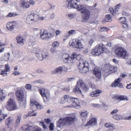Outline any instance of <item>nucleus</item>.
Segmentation results:
<instances>
[{"label": "nucleus", "instance_id": "obj_1", "mask_svg": "<svg viewBox=\"0 0 131 131\" xmlns=\"http://www.w3.org/2000/svg\"><path fill=\"white\" fill-rule=\"evenodd\" d=\"M68 2V6L71 8H75L83 14L82 15V21L85 22L89 19L90 16V12L89 9L92 8V6L87 7L85 5L79 4L78 5L74 0H67Z\"/></svg>", "mask_w": 131, "mask_h": 131}, {"label": "nucleus", "instance_id": "obj_2", "mask_svg": "<svg viewBox=\"0 0 131 131\" xmlns=\"http://www.w3.org/2000/svg\"><path fill=\"white\" fill-rule=\"evenodd\" d=\"M60 103L63 104V106L65 107H74L77 109H79L81 107L79 99L68 95H65L63 99H61Z\"/></svg>", "mask_w": 131, "mask_h": 131}, {"label": "nucleus", "instance_id": "obj_3", "mask_svg": "<svg viewBox=\"0 0 131 131\" xmlns=\"http://www.w3.org/2000/svg\"><path fill=\"white\" fill-rule=\"evenodd\" d=\"M77 120L75 116L74 115L71 114L69 116L59 119L57 122V125L58 127H60L67 124H71L73 123Z\"/></svg>", "mask_w": 131, "mask_h": 131}, {"label": "nucleus", "instance_id": "obj_4", "mask_svg": "<svg viewBox=\"0 0 131 131\" xmlns=\"http://www.w3.org/2000/svg\"><path fill=\"white\" fill-rule=\"evenodd\" d=\"M108 52V49L105 45L101 43L98 44L92 49L91 53L92 54L95 56H100L103 53H107Z\"/></svg>", "mask_w": 131, "mask_h": 131}, {"label": "nucleus", "instance_id": "obj_5", "mask_svg": "<svg viewBox=\"0 0 131 131\" xmlns=\"http://www.w3.org/2000/svg\"><path fill=\"white\" fill-rule=\"evenodd\" d=\"M115 55L118 58L127 59L129 56V53L123 47H118L115 51Z\"/></svg>", "mask_w": 131, "mask_h": 131}, {"label": "nucleus", "instance_id": "obj_6", "mask_svg": "<svg viewBox=\"0 0 131 131\" xmlns=\"http://www.w3.org/2000/svg\"><path fill=\"white\" fill-rule=\"evenodd\" d=\"M77 85L75 86L73 90V92L76 93L82 94L81 91L78 86H80L84 91H87L89 89V88L88 86L85 85L81 80L80 79L77 82Z\"/></svg>", "mask_w": 131, "mask_h": 131}, {"label": "nucleus", "instance_id": "obj_7", "mask_svg": "<svg viewBox=\"0 0 131 131\" xmlns=\"http://www.w3.org/2000/svg\"><path fill=\"white\" fill-rule=\"evenodd\" d=\"M78 68L80 72L86 73L89 70V66L88 63L85 61L81 60L79 62Z\"/></svg>", "mask_w": 131, "mask_h": 131}, {"label": "nucleus", "instance_id": "obj_8", "mask_svg": "<svg viewBox=\"0 0 131 131\" xmlns=\"http://www.w3.org/2000/svg\"><path fill=\"white\" fill-rule=\"evenodd\" d=\"M6 108L8 110L13 111L17 109V107L15 101L13 99H9L6 103Z\"/></svg>", "mask_w": 131, "mask_h": 131}, {"label": "nucleus", "instance_id": "obj_9", "mask_svg": "<svg viewBox=\"0 0 131 131\" xmlns=\"http://www.w3.org/2000/svg\"><path fill=\"white\" fill-rule=\"evenodd\" d=\"M40 34V38L42 39L45 40H48L49 38H52L54 35V32L49 33L45 29L41 30Z\"/></svg>", "mask_w": 131, "mask_h": 131}, {"label": "nucleus", "instance_id": "obj_10", "mask_svg": "<svg viewBox=\"0 0 131 131\" xmlns=\"http://www.w3.org/2000/svg\"><path fill=\"white\" fill-rule=\"evenodd\" d=\"M38 91L45 102L49 100L50 98V93L48 90L42 88L39 90Z\"/></svg>", "mask_w": 131, "mask_h": 131}, {"label": "nucleus", "instance_id": "obj_11", "mask_svg": "<svg viewBox=\"0 0 131 131\" xmlns=\"http://www.w3.org/2000/svg\"><path fill=\"white\" fill-rule=\"evenodd\" d=\"M39 20V16L34 13H31L27 17L26 20V23L30 24L32 23L31 21H37Z\"/></svg>", "mask_w": 131, "mask_h": 131}, {"label": "nucleus", "instance_id": "obj_12", "mask_svg": "<svg viewBox=\"0 0 131 131\" xmlns=\"http://www.w3.org/2000/svg\"><path fill=\"white\" fill-rule=\"evenodd\" d=\"M122 79L120 78H118L115 79L111 84V86L112 88H115L118 87L120 89L123 88V86L122 83H121Z\"/></svg>", "mask_w": 131, "mask_h": 131}, {"label": "nucleus", "instance_id": "obj_13", "mask_svg": "<svg viewBox=\"0 0 131 131\" xmlns=\"http://www.w3.org/2000/svg\"><path fill=\"white\" fill-rule=\"evenodd\" d=\"M70 45L77 49H80L83 47V45L80 40L78 39H73Z\"/></svg>", "mask_w": 131, "mask_h": 131}, {"label": "nucleus", "instance_id": "obj_14", "mask_svg": "<svg viewBox=\"0 0 131 131\" xmlns=\"http://www.w3.org/2000/svg\"><path fill=\"white\" fill-rule=\"evenodd\" d=\"M30 103L31 107L32 109L33 108V107H36V110H40L43 108L42 106L40 103L34 100L32 98L30 99Z\"/></svg>", "mask_w": 131, "mask_h": 131}, {"label": "nucleus", "instance_id": "obj_15", "mask_svg": "<svg viewBox=\"0 0 131 131\" xmlns=\"http://www.w3.org/2000/svg\"><path fill=\"white\" fill-rule=\"evenodd\" d=\"M15 95L18 100L21 102L24 100V91L21 90H18L15 92Z\"/></svg>", "mask_w": 131, "mask_h": 131}, {"label": "nucleus", "instance_id": "obj_16", "mask_svg": "<svg viewBox=\"0 0 131 131\" xmlns=\"http://www.w3.org/2000/svg\"><path fill=\"white\" fill-rule=\"evenodd\" d=\"M62 58L63 62L65 63H71L73 60V58L72 57L70 56L69 55L66 53L63 54Z\"/></svg>", "mask_w": 131, "mask_h": 131}, {"label": "nucleus", "instance_id": "obj_17", "mask_svg": "<svg viewBox=\"0 0 131 131\" xmlns=\"http://www.w3.org/2000/svg\"><path fill=\"white\" fill-rule=\"evenodd\" d=\"M121 4L119 3L115 7V8L112 7H110L109 9V11L113 16L116 15L118 12V9L120 6Z\"/></svg>", "mask_w": 131, "mask_h": 131}, {"label": "nucleus", "instance_id": "obj_18", "mask_svg": "<svg viewBox=\"0 0 131 131\" xmlns=\"http://www.w3.org/2000/svg\"><path fill=\"white\" fill-rule=\"evenodd\" d=\"M5 69L2 70L0 69V75L3 76H6L7 75V72L9 71L10 70V67L8 64L5 65Z\"/></svg>", "mask_w": 131, "mask_h": 131}, {"label": "nucleus", "instance_id": "obj_19", "mask_svg": "<svg viewBox=\"0 0 131 131\" xmlns=\"http://www.w3.org/2000/svg\"><path fill=\"white\" fill-rule=\"evenodd\" d=\"M15 27L14 21H11L8 22L6 25V27L7 30L9 31L13 30Z\"/></svg>", "mask_w": 131, "mask_h": 131}, {"label": "nucleus", "instance_id": "obj_20", "mask_svg": "<svg viewBox=\"0 0 131 131\" xmlns=\"http://www.w3.org/2000/svg\"><path fill=\"white\" fill-rule=\"evenodd\" d=\"M97 120L96 118H92L88 121L84 125L85 127H87L89 126H91L95 125L97 123Z\"/></svg>", "mask_w": 131, "mask_h": 131}, {"label": "nucleus", "instance_id": "obj_21", "mask_svg": "<svg viewBox=\"0 0 131 131\" xmlns=\"http://www.w3.org/2000/svg\"><path fill=\"white\" fill-rule=\"evenodd\" d=\"M93 73L95 75L97 80H99L101 77V72L99 69L95 68L93 71Z\"/></svg>", "mask_w": 131, "mask_h": 131}, {"label": "nucleus", "instance_id": "obj_22", "mask_svg": "<svg viewBox=\"0 0 131 131\" xmlns=\"http://www.w3.org/2000/svg\"><path fill=\"white\" fill-rule=\"evenodd\" d=\"M14 121V119L11 117L9 116L5 120V125L8 128H9Z\"/></svg>", "mask_w": 131, "mask_h": 131}, {"label": "nucleus", "instance_id": "obj_23", "mask_svg": "<svg viewBox=\"0 0 131 131\" xmlns=\"http://www.w3.org/2000/svg\"><path fill=\"white\" fill-rule=\"evenodd\" d=\"M107 68L106 69V73H107L108 74L111 73L116 72L117 71V69L115 67L112 66L111 65L108 66Z\"/></svg>", "mask_w": 131, "mask_h": 131}, {"label": "nucleus", "instance_id": "obj_24", "mask_svg": "<svg viewBox=\"0 0 131 131\" xmlns=\"http://www.w3.org/2000/svg\"><path fill=\"white\" fill-rule=\"evenodd\" d=\"M102 92L101 90L96 89L95 91L91 92L90 93V95L92 97H97L99 96L100 94Z\"/></svg>", "mask_w": 131, "mask_h": 131}, {"label": "nucleus", "instance_id": "obj_25", "mask_svg": "<svg viewBox=\"0 0 131 131\" xmlns=\"http://www.w3.org/2000/svg\"><path fill=\"white\" fill-rule=\"evenodd\" d=\"M36 55L37 59L39 60H42L46 58L48 56L47 53L43 54V53L40 54L39 53L36 52L35 53Z\"/></svg>", "mask_w": 131, "mask_h": 131}, {"label": "nucleus", "instance_id": "obj_26", "mask_svg": "<svg viewBox=\"0 0 131 131\" xmlns=\"http://www.w3.org/2000/svg\"><path fill=\"white\" fill-rule=\"evenodd\" d=\"M16 41L18 44L20 45H24V39L22 38L20 34L18 35L16 37Z\"/></svg>", "mask_w": 131, "mask_h": 131}, {"label": "nucleus", "instance_id": "obj_27", "mask_svg": "<svg viewBox=\"0 0 131 131\" xmlns=\"http://www.w3.org/2000/svg\"><path fill=\"white\" fill-rule=\"evenodd\" d=\"M112 18L111 15L109 14L106 15L105 17L103 19L102 22L103 23L106 22H110L112 21Z\"/></svg>", "mask_w": 131, "mask_h": 131}, {"label": "nucleus", "instance_id": "obj_28", "mask_svg": "<svg viewBox=\"0 0 131 131\" xmlns=\"http://www.w3.org/2000/svg\"><path fill=\"white\" fill-rule=\"evenodd\" d=\"M32 126L28 124L24 125L21 127V128L23 131H31Z\"/></svg>", "mask_w": 131, "mask_h": 131}, {"label": "nucleus", "instance_id": "obj_29", "mask_svg": "<svg viewBox=\"0 0 131 131\" xmlns=\"http://www.w3.org/2000/svg\"><path fill=\"white\" fill-rule=\"evenodd\" d=\"M37 113L35 112V111H29L28 112V115H25L24 116V117H27L28 116H36L37 115Z\"/></svg>", "mask_w": 131, "mask_h": 131}, {"label": "nucleus", "instance_id": "obj_30", "mask_svg": "<svg viewBox=\"0 0 131 131\" xmlns=\"http://www.w3.org/2000/svg\"><path fill=\"white\" fill-rule=\"evenodd\" d=\"M21 117V115H19L17 116V118L16 119L15 123V125L16 127H17L19 125Z\"/></svg>", "mask_w": 131, "mask_h": 131}, {"label": "nucleus", "instance_id": "obj_31", "mask_svg": "<svg viewBox=\"0 0 131 131\" xmlns=\"http://www.w3.org/2000/svg\"><path fill=\"white\" fill-rule=\"evenodd\" d=\"M114 98L116 100H120L121 101H122L126 100H127V98L126 97H125L124 96L122 95H117L115 96L114 97Z\"/></svg>", "mask_w": 131, "mask_h": 131}, {"label": "nucleus", "instance_id": "obj_32", "mask_svg": "<svg viewBox=\"0 0 131 131\" xmlns=\"http://www.w3.org/2000/svg\"><path fill=\"white\" fill-rule=\"evenodd\" d=\"M72 55L73 56V59L75 58L79 61L81 59L82 56L81 54H77L75 53H73Z\"/></svg>", "mask_w": 131, "mask_h": 131}, {"label": "nucleus", "instance_id": "obj_33", "mask_svg": "<svg viewBox=\"0 0 131 131\" xmlns=\"http://www.w3.org/2000/svg\"><path fill=\"white\" fill-rule=\"evenodd\" d=\"M62 67H59L57 68L54 70L52 72V74L59 73H61L62 71Z\"/></svg>", "mask_w": 131, "mask_h": 131}, {"label": "nucleus", "instance_id": "obj_34", "mask_svg": "<svg viewBox=\"0 0 131 131\" xmlns=\"http://www.w3.org/2000/svg\"><path fill=\"white\" fill-rule=\"evenodd\" d=\"M5 92L3 90L0 88V101H2L5 98Z\"/></svg>", "mask_w": 131, "mask_h": 131}, {"label": "nucleus", "instance_id": "obj_35", "mask_svg": "<svg viewBox=\"0 0 131 131\" xmlns=\"http://www.w3.org/2000/svg\"><path fill=\"white\" fill-rule=\"evenodd\" d=\"M112 117L114 119L118 120L122 118V117L120 115L116 114H113L112 115Z\"/></svg>", "mask_w": 131, "mask_h": 131}, {"label": "nucleus", "instance_id": "obj_36", "mask_svg": "<svg viewBox=\"0 0 131 131\" xmlns=\"http://www.w3.org/2000/svg\"><path fill=\"white\" fill-rule=\"evenodd\" d=\"M21 6L24 8H29L30 6L29 3L28 2H24V1H23V2L21 3Z\"/></svg>", "mask_w": 131, "mask_h": 131}, {"label": "nucleus", "instance_id": "obj_37", "mask_svg": "<svg viewBox=\"0 0 131 131\" xmlns=\"http://www.w3.org/2000/svg\"><path fill=\"white\" fill-rule=\"evenodd\" d=\"M18 14L16 13H11L10 12L6 16V17L7 18L11 17H15Z\"/></svg>", "mask_w": 131, "mask_h": 131}, {"label": "nucleus", "instance_id": "obj_38", "mask_svg": "<svg viewBox=\"0 0 131 131\" xmlns=\"http://www.w3.org/2000/svg\"><path fill=\"white\" fill-rule=\"evenodd\" d=\"M42 129L40 127L37 126L33 127L32 126L31 131H41Z\"/></svg>", "mask_w": 131, "mask_h": 131}, {"label": "nucleus", "instance_id": "obj_39", "mask_svg": "<svg viewBox=\"0 0 131 131\" xmlns=\"http://www.w3.org/2000/svg\"><path fill=\"white\" fill-rule=\"evenodd\" d=\"M0 116V123L2 121L3 119H4L7 116V114H2Z\"/></svg>", "mask_w": 131, "mask_h": 131}, {"label": "nucleus", "instance_id": "obj_40", "mask_svg": "<svg viewBox=\"0 0 131 131\" xmlns=\"http://www.w3.org/2000/svg\"><path fill=\"white\" fill-rule=\"evenodd\" d=\"M52 46L54 47H57L59 46V43L57 41L54 42L52 44Z\"/></svg>", "mask_w": 131, "mask_h": 131}, {"label": "nucleus", "instance_id": "obj_41", "mask_svg": "<svg viewBox=\"0 0 131 131\" xmlns=\"http://www.w3.org/2000/svg\"><path fill=\"white\" fill-rule=\"evenodd\" d=\"M80 115L82 117L87 116L88 115V112L86 111H84L81 112Z\"/></svg>", "mask_w": 131, "mask_h": 131}, {"label": "nucleus", "instance_id": "obj_42", "mask_svg": "<svg viewBox=\"0 0 131 131\" xmlns=\"http://www.w3.org/2000/svg\"><path fill=\"white\" fill-rule=\"evenodd\" d=\"M109 29L107 27H102L100 28V31L101 32H103L105 31H106L107 30Z\"/></svg>", "mask_w": 131, "mask_h": 131}, {"label": "nucleus", "instance_id": "obj_43", "mask_svg": "<svg viewBox=\"0 0 131 131\" xmlns=\"http://www.w3.org/2000/svg\"><path fill=\"white\" fill-rule=\"evenodd\" d=\"M76 33V32L75 30H70L68 32V35H69L70 36V35L74 34Z\"/></svg>", "mask_w": 131, "mask_h": 131}, {"label": "nucleus", "instance_id": "obj_44", "mask_svg": "<svg viewBox=\"0 0 131 131\" xmlns=\"http://www.w3.org/2000/svg\"><path fill=\"white\" fill-rule=\"evenodd\" d=\"M10 54L9 53H8L7 54H6L4 56L5 59L7 61L9 60L10 58Z\"/></svg>", "mask_w": 131, "mask_h": 131}, {"label": "nucleus", "instance_id": "obj_45", "mask_svg": "<svg viewBox=\"0 0 131 131\" xmlns=\"http://www.w3.org/2000/svg\"><path fill=\"white\" fill-rule=\"evenodd\" d=\"M32 85L29 84H26L25 86V88L27 90H30L31 89Z\"/></svg>", "mask_w": 131, "mask_h": 131}, {"label": "nucleus", "instance_id": "obj_46", "mask_svg": "<svg viewBox=\"0 0 131 131\" xmlns=\"http://www.w3.org/2000/svg\"><path fill=\"white\" fill-rule=\"evenodd\" d=\"M120 21L122 24L126 22V19L125 17H121L119 19Z\"/></svg>", "mask_w": 131, "mask_h": 131}, {"label": "nucleus", "instance_id": "obj_47", "mask_svg": "<svg viewBox=\"0 0 131 131\" xmlns=\"http://www.w3.org/2000/svg\"><path fill=\"white\" fill-rule=\"evenodd\" d=\"M40 124H41L40 125L42 126L44 129H46V125L45 124V123L44 122L41 121L40 122Z\"/></svg>", "mask_w": 131, "mask_h": 131}, {"label": "nucleus", "instance_id": "obj_48", "mask_svg": "<svg viewBox=\"0 0 131 131\" xmlns=\"http://www.w3.org/2000/svg\"><path fill=\"white\" fill-rule=\"evenodd\" d=\"M111 125L109 130L112 131L115 129V127L114 125L112 123L111 124Z\"/></svg>", "mask_w": 131, "mask_h": 131}, {"label": "nucleus", "instance_id": "obj_49", "mask_svg": "<svg viewBox=\"0 0 131 131\" xmlns=\"http://www.w3.org/2000/svg\"><path fill=\"white\" fill-rule=\"evenodd\" d=\"M49 128L51 130H53L54 129V125L52 123H50Z\"/></svg>", "mask_w": 131, "mask_h": 131}, {"label": "nucleus", "instance_id": "obj_50", "mask_svg": "<svg viewBox=\"0 0 131 131\" xmlns=\"http://www.w3.org/2000/svg\"><path fill=\"white\" fill-rule=\"evenodd\" d=\"M118 112V110L117 109H115L111 112L110 114L111 115H113L117 113Z\"/></svg>", "mask_w": 131, "mask_h": 131}, {"label": "nucleus", "instance_id": "obj_51", "mask_svg": "<svg viewBox=\"0 0 131 131\" xmlns=\"http://www.w3.org/2000/svg\"><path fill=\"white\" fill-rule=\"evenodd\" d=\"M123 28H127L129 26L126 23V22L122 24Z\"/></svg>", "mask_w": 131, "mask_h": 131}, {"label": "nucleus", "instance_id": "obj_52", "mask_svg": "<svg viewBox=\"0 0 131 131\" xmlns=\"http://www.w3.org/2000/svg\"><path fill=\"white\" fill-rule=\"evenodd\" d=\"M94 41V40L93 39H91L89 41V44L91 46Z\"/></svg>", "mask_w": 131, "mask_h": 131}, {"label": "nucleus", "instance_id": "obj_53", "mask_svg": "<svg viewBox=\"0 0 131 131\" xmlns=\"http://www.w3.org/2000/svg\"><path fill=\"white\" fill-rule=\"evenodd\" d=\"M62 68V71H64V72H67L68 71L67 68L65 67L64 66H61Z\"/></svg>", "mask_w": 131, "mask_h": 131}, {"label": "nucleus", "instance_id": "obj_54", "mask_svg": "<svg viewBox=\"0 0 131 131\" xmlns=\"http://www.w3.org/2000/svg\"><path fill=\"white\" fill-rule=\"evenodd\" d=\"M111 123H106L105 124V126L109 129L110 127V126H111Z\"/></svg>", "mask_w": 131, "mask_h": 131}, {"label": "nucleus", "instance_id": "obj_55", "mask_svg": "<svg viewBox=\"0 0 131 131\" xmlns=\"http://www.w3.org/2000/svg\"><path fill=\"white\" fill-rule=\"evenodd\" d=\"M106 46L108 47H111L112 46V44L111 42H107V44H106Z\"/></svg>", "mask_w": 131, "mask_h": 131}, {"label": "nucleus", "instance_id": "obj_56", "mask_svg": "<svg viewBox=\"0 0 131 131\" xmlns=\"http://www.w3.org/2000/svg\"><path fill=\"white\" fill-rule=\"evenodd\" d=\"M34 50L36 51V52L39 53L40 52L41 50L38 47L34 48Z\"/></svg>", "mask_w": 131, "mask_h": 131}, {"label": "nucleus", "instance_id": "obj_57", "mask_svg": "<svg viewBox=\"0 0 131 131\" xmlns=\"http://www.w3.org/2000/svg\"><path fill=\"white\" fill-rule=\"evenodd\" d=\"M61 31L59 30H56V35L57 36L58 35H60L61 33Z\"/></svg>", "mask_w": 131, "mask_h": 131}, {"label": "nucleus", "instance_id": "obj_58", "mask_svg": "<svg viewBox=\"0 0 131 131\" xmlns=\"http://www.w3.org/2000/svg\"><path fill=\"white\" fill-rule=\"evenodd\" d=\"M45 121L47 124L51 122L50 119L48 118L45 119Z\"/></svg>", "mask_w": 131, "mask_h": 131}, {"label": "nucleus", "instance_id": "obj_59", "mask_svg": "<svg viewBox=\"0 0 131 131\" xmlns=\"http://www.w3.org/2000/svg\"><path fill=\"white\" fill-rule=\"evenodd\" d=\"M14 75H18L19 74V73L17 71H15L13 73Z\"/></svg>", "mask_w": 131, "mask_h": 131}, {"label": "nucleus", "instance_id": "obj_60", "mask_svg": "<svg viewBox=\"0 0 131 131\" xmlns=\"http://www.w3.org/2000/svg\"><path fill=\"white\" fill-rule=\"evenodd\" d=\"M113 61L116 64H117L118 63V61L116 60L114 58L113 60Z\"/></svg>", "mask_w": 131, "mask_h": 131}, {"label": "nucleus", "instance_id": "obj_61", "mask_svg": "<svg viewBox=\"0 0 131 131\" xmlns=\"http://www.w3.org/2000/svg\"><path fill=\"white\" fill-rule=\"evenodd\" d=\"M69 37V35L68 34L66 36H64V38L63 39V40L64 41L65 40H66L67 39L68 37Z\"/></svg>", "mask_w": 131, "mask_h": 131}, {"label": "nucleus", "instance_id": "obj_62", "mask_svg": "<svg viewBox=\"0 0 131 131\" xmlns=\"http://www.w3.org/2000/svg\"><path fill=\"white\" fill-rule=\"evenodd\" d=\"M126 88L128 89H130L131 88V83L127 84L126 87Z\"/></svg>", "mask_w": 131, "mask_h": 131}, {"label": "nucleus", "instance_id": "obj_63", "mask_svg": "<svg viewBox=\"0 0 131 131\" xmlns=\"http://www.w3.org/2000/svg\"><path fill=\"white\" fill-rule=\"evenodd\" d=\"M29 2L31 5H34L35 4V2L33 0H29Z\"/></svg>", "mask_w": 131, "mask_h": 131}, {"label": "nucleus", "instance_id": "obj_64", "mask_svg": "<svg viewBox=\"0 0 131 131\" xmlns=\"http://www.w3.org/2000/svg\"><path fill=\"white\" fill-rule=\"evenodd\" d=\"M50 51L52 53H54L56 52L55 49L54 48H52L51 49Z\"/></svg>", "mask_w": 131, "mask_h": 131}]
</instances>
